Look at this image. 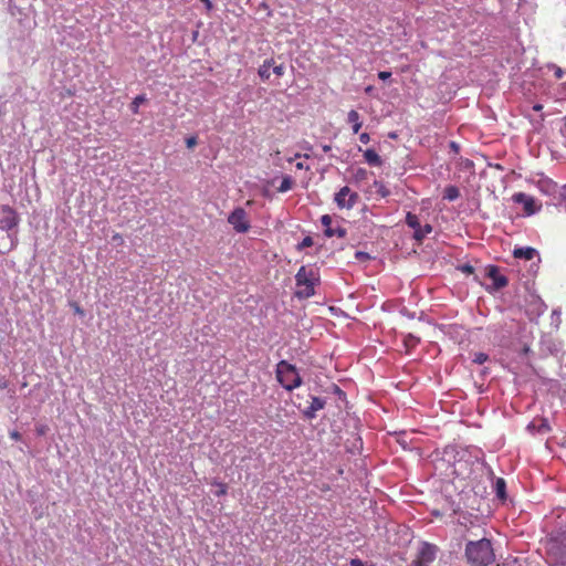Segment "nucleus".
<instances>
[{
	"instance_id": "f257e3e1",
	"label": "nucleus",
	"mask_w": 566,
	"mask_h": 566,
	"mask_svg": "<svg viewBox=\"0 0 566 566\" xmlns=\"http://www.w3.org/2000/svg\"><path fill=\"white\" fill-rule=\"evenodd\" d=\"M464 556L471 566H489L495 560L492 543L488 538L469 541L465 545Z\"/></svg>"
},
{
	"instance_id": "f03ea898",
	"label": "nucleus",
	"mask_w": 566,
	"mask_h": 566,
	"mask_svg": "<svg viewBox=\"0 0 566 566\" xmlns=\"http://www.w3.org/2000/svg\"><path fill=\"white\" fill-rule=\"evenodd\" d=\"M295 296L300 300H306L315 294V286L319 282V275L317 270L302 265L295 275Z\"/></svg>"
},
{
	"instance_id": "7ed1b4c3",
	"label": "nucleus",
	"mask_w": 566,
	"mask_h": 566,
	"mask_svg": "<svg viewBox=\"0 0 566 566\" xmlns=\"http://www.w3.org/2000/svg\"><path fill=\"white\" fill-rule=\"evenodd\" d=\"M546 558L551 565L566 564V533H558L545 543Z\"/></svg>"
},
{
	"instance_id": "20e7f679",
	"label": "nucleus",
	"mask_w": 566,
	"mask_h": 566,
	"mask_svg": "<svg viewBox=\"0 0 566 566\" xmlns=\"http://www.w3.org/2000/svg\"><path fill=\"white\" fill-rule=\"evenodd\" d=\"M277 381L289 391L297 388L302 384V378L296 367L286 360H281L276 365Z\"/></svg>"
},
{
	"instance_id": "39448f33",
	"label": "nucleus",
	"mask_w": 566,
	"mask_h": 566,
	"mask_svg": "<svg viewBox=\"0 0 566 566\" xmlns=\"http://www.w3.org/2000/svg\"><path fill=\"white\" fill-rule=\"evenodd\" d=\"M359 196L357 192L352 191L347 186H344L335 193L334 201L339 209H352L358 201Z\"/></svg>"
},
{
	"instance_id": "423d86ee",
	"label": "nucleus",
	"mask_w": 566,
	"mask_h": 566,
	"mask_svg": "<svg viewBox=\"0 0 566 566\" xmlns=\"http://www.w3.org/2000/svg\"><path fill=\"white\" fill-rule=\"evenodd\" d=\"M228 222L238 233H245L250 229L247 211L243 208H235L228 217Z\"/></svg>"
},
{
	"instance_id": "0eeeda50",
	"label": "nucleus",
	"mask_w": 566,
	"mask_h": 566,
	"mask_svg": "<svg viewBox=\"0 0 566 566\" xmlns=\"http://www.w3.org/2000/svg\"><path fill=\"white\" fill-rule=\"evenodd\" d=\"M19 223V217L13 208L7 205L0 206V229L11 230Z\"/></svg>"
},
{
	"instance_id": "6e6552de",
	"label": "nucleus",
	"mask_w": 566,
	"mask_h": 566,
	"mask_svg": "<svg viewBox=\"0 0 566 566\" xmlns=\"http://www.w3.org/2000/svg\"><path fill=\"white\" fill-rule=\"evenodd\" d=\"M321 222L324 227V234L328 238H332V237H338V238H345L346 234H347V231L345 228L340 227V226H337V227H333L332 223H333V220H332V217L329 214H324L322 216L321 218Z\"/></svg>"
},
{
	"instance_id": "1a4fd4ad",
	"label": "nucleus",
	"mask_w": 566,
	"mask_h": 566,
	"mask_svg": "<svg viewBox=\"0 0 566 566\" xmlns=\"http://www.w3.org/2000/svg\"><path fill=\"white\" fill-rule=\"evenodd\" d=\"M437 548L431 544H423L419 552V556L417 560H415V566H428L436 558Z\"/></svg>"
},
{
	"instance_id": "9d476101",
	"label": "nucleus",
	"mask_w": 566,
	"mask_h": 566,
	"mask_svg": "<svg viewBox=\"0 0 566 566\" xmlns=\"http://www.w3.org/2000/svg\"><path fill=\"white\" fill-rule=\"evenodd\" d=\"M485 274L493 281V286L495 290L503 289L509 284V280L506 276L500 273V269L496 265H488L485 269Z\"/></svg>"
},
{
	"instance_id": "9b49d317",
	"label": "nucleus",
	"mask_w": 566,
	"mask_h": 566,
	"mask_svg": "<svg viewBox=\"0 0 566 566\" xmlns=\"http://www.w3.org/2000/svg\"><path fill=\"white\" fill-rule=\"evenodd\" d=\"M515 202L522 203L524 207V211L527 214H534L539 210V207H536V202L533 197H530L523 192L515 193L513 197Z\"/></svg>"
},
{
	"instance_id": "f8f14e48",
	"label": "nucleus",
	"mask_w": 566,
	"mask_h": 566,
	"mask_svg": "<svg viewBox=\"0 0 566 566\" xmlns=\"http://www.w3.org/2000/svg\"><path fill=\"white\" fill-rule=\"evenodd\" d=\"M325 407V400L318 397H313L310 406L304 410V416L308 419H313L318 410Z\"/></svg>"
},
{
	"instance_id": "ddd939ff",
	"label": "nucleus",
	"mask_w": 566,
	"mask_h": 566,
	"mask_svg": "<svg viewBox=\"0 0 566 566\" xmlns=\"http://www.w3.org/2000/svg\"><path fill=\"white\" fill-rule=\"evenodd\" d=\"M536 254V250L531 247L517 248L513 251L516 259L532 260Z\"/></svg>"
},
{
	"instance_id": "4468645a",
	"label": "nucleus",
	"mask_w": 566,
	"mask_h": 566,
	"mask_svg": "<svg viewBox=\"0 0 566 566\" xmlns=\"http://www.w3.org/2000/svg\"><path fill=\"white\" fill-rule=\"evenodd\" d=\"M273 65H274V60L268 59L259 66L258 74L262 81H268L270 78V76H271L270 70L272 69Z\"/></svg>"
},
{
	"instance_id": "2eb2a0df",
	"label": "nucleus",
	"mask_w": 566,
	"mask_h": 566,
	"mask_svg": "<svg viewBox=\"0 0 566 566\" xmlns=\"http://www.w3.org/2000/svg\"><path fill=\"white\" fill-rule=\"evenodd\" d=\"M364 158L371 166H380L382 164L380 156L374 149H366Z\"/></svg>"
},
{
	"instance_id": "dca6fc26",
	"label": "nucleus",
	"mask_w": 566,
	"mask_h": 566,
	"mask_svg": "<svg viewBox=\"0 0 566 566\" xmlns=\"http://www.w3.org/2000/svg\"><path fill=\"white\" fill-rule=\"evenodd\" d=\"M494 490H495L496 496L501 501H505L506 500V483H505V480L503 478H497L496 479L495 484H494Z\"/></svg>"
},
{
	"instance_id": "f3484780",
	"label": "nucleus",
	"mask_w": 566,
	"mask_h": 566,
	"mask_svg": "<svg viewBox=\"0 0 566 566\" xmlns=\"http://www.w3.org/2000/svg\"><path fill=\"white\" fill-rule=\"evenodd\" d=\"M348 122L353 125V132L355 134H357L359 132V129L361 128V126H363V123L360 120V116H359L357 111L352 109L348 113Z\"/></svg>"
},
{
	"instance_id": "a211bd4d",
	"label": "nucleus",
	"mask_w": 566,
	"mask_h": 566,
	"mask_svg": "<svg viewBox=\"0 0 566 566\" xmlns=\"http://www.w3.org/2000/svg\"><path fill=\"white\" fill-rule=\"evenodd\" d=\"M371 188L374 189V192L379 196L380 198H386L390 195V190L386 187V185L380 180H375L373 182Z\"/></svg>"
},
{
	"instance_id": "6ab92c4d",
	"label": "nucleus",
	"mask_w": 566,
	"mask_h": 566,
	"mask_svg": "<svg viewBox=\"0 0 566 566\" xmlns=\"http://www.w3.org/2000/svg\"><path fill=\"white\" fill-rule=\"evenodd\" d=\"M432 227L430 224H424L423 227H419L417 231L413 232L415 240L421 242L427 234L431 233Z\"/></svg>"
},
{
	"instance_id": "aec40b11",
	"label": "nucleus",
	"mask_w": 566,
	"mask_h": 566,
	"mask_svg": "<svg viewBox=\"0 0 566 566\" xmlns=\"http://www.w3.org/2000/svg\"><path fill=\"white\" fill-rule=\"evenodd\" d=\"M460 196V191L455 186H448L446 187L443 191V199H447L449 201H453L458 199Z\"/></svg>"
},
{
	"instance_id": "412c9836",
	"label": "nucleus",
	"mask_w": 566,
	"mask_h": 566,
	"mask_svg": "<svg viewBox=\"0 0 566 566\" xmlns=\"http://www.w3.org/2000/svg\"><path fill=\"white\" fill-rule=\"evenodd\" d=\"M406 223L408 227H410L415 231H417L419 229V227L421 226L418 217L416 214H413L412 212L407 213Z\"/></svg>"
},
{
	"instance_id": "4be33fe9",
	"label": "nucleus",
	"mask_w": 566,
	"mask_h": 566,
	"mask_svg": "<svg viewBox=\"0 0 566 566\" xmlns=\"http://www.w3.org/2000/svg\"><path fill=\"white\" fill-rule=\"evenodd\" d=\"M293 187V180L290 176H285L283 177L282 181H281V185L279 186L277 190L280 192H286L289 190H291Z\"/></svg>"
},
{
	"instance_id": "5701e85b",
	"label": "nucleus",
	"mask_w": 566,
	"mask_h": 566,
	"mask_svg": "<svg viewBox=\"0 0 566 566\" xmlns=\"http://www.w3.org/2000/svg\"><path fill=\"white\" fill-rule=\"evenodd\" d=\"M146 96L144 94L137 95L130 105V109L134 114H138L139 105L146 102Z\"/></svg>"
},
{
	"instance_id": "b1692460",
	"label": "nucleus",
	"mask_w": 566,
	"mask_h": 566,
	"mask_svg": "<svg viewBox=\"0 0 566 566\" xmlns=\"http://www.w3.org/2000/svg\"><path fill=\"white\" fill-rule=\"evenodd\" d=\"M419 340H420V339H419L418 337H416V336H413V335L409 334V335H407V336L405 337L403 343H405V346H406L407 348H413V347H416V346H417V344L419 343Z\"/></svg>"
},
{
	"instance_id": "393cba45",
	"label": "nucleus",
	"mask_w": 566,
	"mask_h": 566,
	"mask_svg": "<svg viewBox=\"0 0 566 566\" xmlns=\"http://www.w3.org/2000/svg\"><path fill=\"white\" fill-rule=\"evenodd\" d=\"M368 177V171L365 168H358L354 174V179L356 181H364Z\"/></svg>"
},
{
	"instance_id": "a878e982",
	"label": "nucleus",
	"mask_w": 566,
	"mask_h": 566,
	"mask_svg": "<svg viewBox=\"0 0 566 566\" xmlns=\"http://www.w3.org/2000/svg\"><path fill=\"white\" fill-rule=\"evenodd\" d=\"M212 484L218 486V490L216 491L217 496H223L227 494L228 485L226 483L214 481Z\"/></svg>"
},
{
	"instance_id": "bb28decb",
	"label": "nucleus",
	"mask_w": 566,
	"mask_h": 566,
	"mask_svg": "<svg viewBox=\"0 0 566 566\" xmlns=\"http://www.w3.org/2000/svg\"><path fill=\"white\" fill-rule=\"evenodd\" d=\"M313 244H314V241H313L312 237L307 235L297 244V250L302 251L305 248L312 247Z\"/></svg>"
},
{
	"instance_id": "cd10ccee",
	"label": "nucleus",
	"mask_w": 566,
	"mask_h": 566,
	"mask_svg": "<svg viewBox=\"0 0 566 566\" xmlns=\"http://www.w3.org/2000/svg\"><path fill=\"white\" fill-rule=\"evenodd\" d=\"M489 359V356L484 353H475L473 357V363L482 365Z\"/></svg>"
},
{
	"instance_id": "c85d7f7f",
	"label": "nucleus",
	"mask_w": 566,
	"mask_h": 566,
	"mask_svg": "<svg viewBox=\"0 0 566 566\" xmlns=\"http://www.w3.org/2000/svg\"><path fill=\"white\" fill-rule=\"evenodd\" d=\"M272 70H273V73L276 75V76H283L284 73H285V67L283 64H275L272 66Z\"/></svg>"
},
{
	"instance_id": "c756f323",
	"label": "nucleus",
	"mask_w": 566,
	"mask_h": 566,
	"mask_svg": "<svg viewBox=\"0 0 566 566\" xmlns=\"http://www.w3.org/2000/svg\"><path fill=\"white\" fill-rule=\"evenodd\" d=\"M355 259L358 260V261H367L370 259V255L367 253V252H363V251H357L355 253Z\"/></svg>"
},
{
	"instance_id": "7c9ffc66",
	"label": "nucleus",
	"mask_w": 566,
	"mask_h": 566,
	"mask_svg": "<svg viewBox=\"0 0 566 566\" xmlns=\"http://www.w3.org/2000/svg\"><path fill=\"white\" fill-rule=\"evenodd\" d=\"M198 140L197 137L191 136L186 139V145L188 148H193L197 145Z\"/></svg>"
},
{
	"instance_id": "2f4dec72",
	"label": "nucleus",
	"mask_w": 566,
	"mask_h": 566,
	"mask_svg": "<svg viewBox=\"0 0 566 566\" xmlns=\"http://www.w3.org/2000/svg\"><path fill=\"white\" fill-rule=\"evenodd\" d=\"M35 431L38 436H44L48 432V427L45 424L38 426Z\"/></svg>"
},
{
	"instance_id": "473e14b6",
	"label": "nucleus",
	"mask_w": 566,
	"mask_h": 566,
	"mask_svg": "<svg viewBox=\"0 0 566 566\" xmlns=\"http://www.w3.org/2000/svg\"><path fill=\"white\" fill-rule=\"evenodd\" d=\"M390 76H391V73H390V72H388V71H380V72L378 73V77H379L380 80H382V81L388 80Z\"/></svg>"
},
{
	"instance_id": "72a5a7b5",
	"label": "nucleus",
	"mask_w": 566,
	"mask_h": 566,
	"mask_svg": "<svg viewBox=\"0 0 566 566\" xmlns=\"http://www.w3.org/2000/svg\"><path fill=\"white\" fill-rule=\"evenodd\" d=\"M461 271L463 273L471 274V273H473L474 269L470 264H464V265L461 266Z\"/></svg>"
},
{
	"instance_id": "f704fd0d",
	"label": "nucleus",
	"mask_w": 566,
	"mask_h": 566,
	"mask_svg": "<svg viewBox=\"0 0 566 566\" xmlns=\"http://www.w3.org/2000/svg\"><path fill=\"white\" fill-rule=\"evenodd\" d=\"M71 306L73 307L74 312L78 315H84V311L77 303H72Z\"/></svg>"
},
{
	"instance_id": "c9c22d12",
	"label": "nucleus",
	"mask_w": 566,
	"mask_h": 566,
	"mask_svg": "<svg viewBox=\"0 0 566 566\" xmlns=\"http://www.w3.org/2000/svg\"><path fill=\"white\" fill-rule=\"evenodd\" d=\"M359 140L363 143V144H368L369 140H370V137H369V134L367 133H361L359 135Z\"/></svg>"
},
{
	"instance_id": "e433bc0d",
	"label": "nucleus",
	"mask_w": 566,
	"mask_h": 566,
	"mask_svg": "<svg viewBox=\"0 0 566 566\" xmlns=\"http://www.w3.org/2000/svg\"><path fill=\"white\" fill-rule=\"evenodd\" d=\"M112 240L117 244H122L124 242L123 237L119 233L113 234Z\"/></svg>"
},
{
	"instance_id": "4c0bfd02",
	"label": "nucleus",
	"mask_w": 566,
	"mask_h": 566,
	"mask_svg": "<svg viewBox=\"0 0 566 566\" xmlns=\"http://www.w3.org/2000/svg\"><path fill=\"white\" fill-rule=\"evenodd\" d=\"M10 438L15 440V441H19V440H21V433L15 431V430H13V431L10 432Z\"/></svg>"
},
{
	"instance_id": "58836bf2",
	"label": "nucleus",
	"mask_w": 566,
	"mask_h": 566,
	"mask_svg": "<svg viewBox=\"0 0 566 566\" xmlns=\"http://www.w3.org/2000/svg\"><path fill=\"white\" fill-rule=\"evenodd\" d=\"M350 566H365V565L360 559L355 558V559L350 560Z\"/></svg>"
},
{
	"instance_id": "ea45409f",
	"label": "nucleus",
	"mask_w": 566,
	"mask_h": 566,
	"mask_svg": "<svg viewBox=\"0 0 566 566\" xmlns=\"http://www.w3.org/2000/svg\"><path fill=\"white\" fill-rule=\"evenodd\" d=\"M200 1L205 3L206 9H207L208 11H211V10H212L213 6H212V3H211V1H210V0H200Z\"/></svg>"
},
{
	"instance_id": "a19ab883",
	"label": "nucleus",
	"mask_w": 566,
	"mask_h": 566,
	"mask_svg": "<svg viewBox=\"0 0 566 566\" xmlns=\"http://www.w3.org/2000/svg\"><path fill=\"white\" fill-rule=\"evenodd\" d=\"M563 75H564V73H563L562 69H560V67H557V69L555 70V76H556V78L560 80V78L563 77Z\"/></svg>"
},
{
	"instance_id": "79ce46f5",
	"label": "nucleus",
	"mask_w": 566,
	"mask_h": 566,
	"mask_svg": "<svg viewBox=\"0 0 566 566\" xmlns=\"http://www.w3.org/2000/svg\"><path fill=\"white\" fill-rule=\"evenodd\" d=\"M533 109H534L535 112H539V111H542V109H543V105H542V104H535V105L533 106Z\"/></svg>"
},
{
	"instance_id": "37998d69",
	"label": "nucleus",
	"mask_w": 566,
	"mask_h": 566,
	"mask_svg": "<svg viewBox=\"0 0 566 566\" xmlns=\"http://www.w3.org/2000/svg\"><path fill=\"white\" fill-rule=\"evenodd\" d=\"M296 168H297V169H308V167H307V166H305L303 163H297V164H296Z\"/></svg>"
},
{
	"instance_id": "c03bdc74",
	"label": "nucleus",
	"mask_w": 566,
	"mask_h": 566,
	"mask_svg": "<svg viewBox=\"0 0 566 566\" xmlns=\"http://www.w3.org/2000/svg\"><path fill=\"white\" fill-rule=\"evenodd\" d=\"M450 147H451L454 151H458V150H459V146H458L454 142H451Z\"/></svg>"
},
{
	"instance_id": "a18cd8bd",
	"label": "nucleus",
	"mask_w": 566,
	"mask_h": 566,
	"mask_svg": "<svg viewBox=\"0 0 566 566\" xmlns=\"http://www.w3.org/2000/svg\"><path fill=\"white\" fill-rule=\"evenodd\" d=\"M331 149H332V147H331L329 145H324V146H323V150H324L325 153L329 151Z\"/></svg>"
},
{
	"instance_id": "49530a36",
	"label": "nucleus",
	"mask_w": 566,
	"mask_h": 566,
	"mask_svg": "<svg viewBox=\"0 0 566 566\" xmlns=\"http://www.w3.org/2000/svg\"><path fill=\"white\" fill-rule=\"evenodd\" d=\"M365 91H366V93H370V92L373 91V86H368V87H366V90H365Z\"/></svg>"
},
{
	"instance_id": "de8ad7c7",
	"label": "nucleus",
	"mask_w": 566,
	"mask_h": 566,
	"mask_svg": "<svg viewBox=\"0 0 566 566\" xmlns=\"http://www.w3.org/2000/svg\"><path fill=\"white\" fill-rule=\"evenodd\" d=\"M564 192L566 193V187H564Z\"/></svg>"
}]
</instances>
